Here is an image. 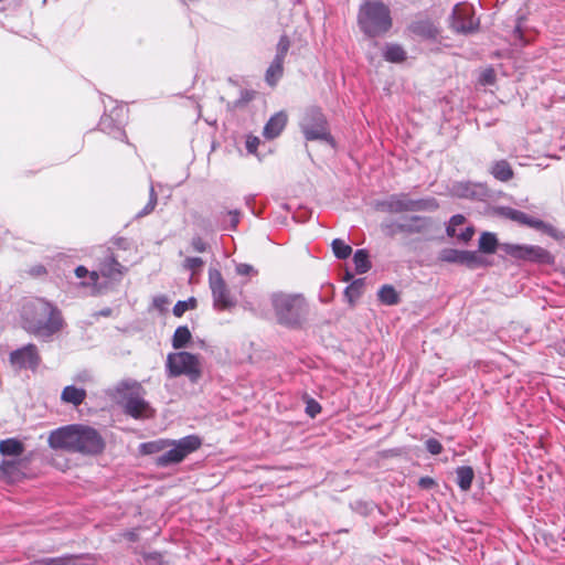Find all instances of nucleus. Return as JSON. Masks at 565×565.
<instances>
[{
  "instance_id": "37",
  "label": "nucleus",
  "mask_w": 565,
  "mask_h": 565,
  "mask_svg": "<svg viewBox=\"0 0 565 565\" xmlns=\"http://www.w3.org/2000/svg\"><path fill=\"white\" fill-rule=\"evenodd\" d=\"M381 227L385 236L391 238H394L398 234H404L402 217L399 220H390L383 222Z\"/></svg>"
},
{
  "instance_id": "24",
  "label": "nucleus",
  "mask_w": 565,
  "mask_h": 565,
  "mask_svg": "<svg viewBox=\"0 0 565 565\" xmlns=\"http://www.w3.org/2000/svg\"><path fill=\"white\" fill-rule=\"evenodd\" d=\"M365 288V278L353 279L344 289V298L354 306L356 300L363 295Z\"/></svg>"
},
{
  "instance_id": "2",
  "label": "nucleus",
  "mask_w": 565,
  "mask_h": 565,
  "mask_svg": "<svg viewBox=\"0 0 565 565\" xmlns=\"http://www.w3.org/2000/svg\"><path fill=\"white\" fill-rule=\"evenodd\" d=\"M20 317L26 332L43 339L58 333L65 324L61 310L44 298L25 301Z\"/></svg>"
},
{
  "instance_id": "49",
  "label": "nucleus",
  "mask_w": 565,
  "mask_h": 565,
  "mask_svg": "<svg viewBox=\"0 0 565 565\" xmlns=\"http://www.w3.org/2000/svg\"><path fill=\"white\" fill-rule=\"evenodd\" d=\"M99 270L98 271H89L88 270V280L87 281H82L81 285L83 287H94L97 291L100 290V287H98V280H99Z\"/></svg>"
},
{
  "instance_id": "11",
  "label": "nucleus",
  "mask_w": 565,
  "mask_h": 565,
  "mask_svg": "<svg viewBox=\"0 0 565 565\" xmlns=\"http://www.w3.org/2000/svg\"><path fill=\"white\" fill-rule=\"evenodd\" d=\"M209 286L213 297V307L216 310H232L236 307L237 300L224 280L221 271L216 268L209 269Z\"/></svg>"
},
{
  "instance_id": "43",
  "label": "nucleus",
  "mask_w": 565,
  "mask_h": 565,
  "mask_svg": "<svg viewBox=\"0 0 565 565\" xmlns=\"http://www.w3.org/2000/svg\"><path fill=\"white\" fill-rule=\"evenodd\" d=\"M497 82V74L493 67H487L484 68L480 76H479V83L483 86H492Z\"/></svg>"
},
{
  "instance_id": "60",
  "label": "nucleus",
  "mask_w": 565,
  "mask_h": 565,
  "mask_svg": "<svg viewBox=\"0 0 565 565\" xmlns=\"http://www.w3.org/2000/svg\"><path fill=\"white\" fill-rule=\"evenodd\" d=\"M168 303L169 299L167 296L160 295L153 298V306L159 310H164Z\"/></svg>"
},
{
  "instance_id": "4",
  "label": "nucleus",
  "mask_w": 565,
  "mask_h": 565,
  "mask_svg": "<svg viewBox=\"0 0 565 565\" xmlns=\"http://www.w3.org/2000/svg\"><path fill=\"white\" fill-rule=\"evenodd\" d=\"M356 22L369 39L383 36L393 26L391 9L380 0H364L359 7Z\"/></svg>"
},
{
  "instance_id": "35",
  "label": "nucleus",
  "mask_w": 565,
  "mask_h": 565,
  "mask_svg": "<svg viewBox=\"0 0 565 565\" xmlns=\"http://www.w3.org/2000/svg\"><path fill=\"white\" fill-rule=\"evenodd\" d=\"M351 509L362 516L370 515L375 509H377L381 514H384L382 509L373 501L356 500L351 503Z\"/></svg>"
},
{
  "instance_id": "18",
  "label": "nucleus",
  "mask_w": 565,
  "mask_h": 565,
  "mask_svg": "<svg viewBox=\"0 0 565 565\" xmlns=\"http://www.w3.org/2000/svg\"><path fill=\"white\" fill-rule=\"evenodd\" d=\"M127 268L121 265L116 257L110 253L99 264V273L103 277L114 281H119Z\"/></svg>"
},
{
  "instance_id": "3",
  "label": "nucleus",
  "mask_w": 565,
  "mask_h": 565,
  "mask_svg": "<svg viewBox=\"0 0 565 565\" xmlns=\"http://www.w3.org/2000/svg\"><path fill=\"white\" fill-rule=\"evenodd\" d=\"M270 305L279 326L301 330L308 323L310 305L302 294L274 292Z\"/></svg>"
},
{
  "instance_id": "16",
  "label": "nucleus",
  "mask_w": 565,
  "mask_h": 565,
  "mask_svg": "<svg viewBox=\"0 0 565 565\" xmlns=\"http://www.w3.org/2000/svg\"><path fill=\"white\" fill-rule=\"evenodd\" d=\"M412 198L408 193H395L377 203L381 211L388 213L411 212Z\"/></svg>"
},
{
  "instance_id": "42",
  "label": "nucleus",
  "mask_w": 565,
  "mask_h": 565,
  "mask_svg": "<svg viewBox=\"0 0 565 565\" xmlns=\"http://www.w3.org/2000/svg\"><path fill=\"white\" fill-rule=\"evenodd\" d=\"M466 218L461 214L452 215L449 220L448 225L446 226V233L449 237H455L457 235V226L463 225Z\"/></svg>"
},
{
  "instance_id": "36",
  "label": "nucleus",
  "mask_w": 565,
  "mask_h": 565,
  "mask_svg": "<svg viewBox=\"0 0 565 565\" xmlns=\"http://www.w3.org/2000/svg\"><path fill=\"white\" fill-rule=\"evenodd\" d=\"M170 446V440H154L142 443L139 446V451L142 455H154L162 451L166 447Z\"/></svg>"
},
{
  "instance_id": "59",
  "label": "nucleus",
  "mask_w": 565,
  "mask_h": 565,
  "mask_svg": "<svg viewBox=\"0 0 565 565\" xmlns=\"http://www.w3.org/2000/svg\"><path fill=\"white\" fill-rule=\"evenodd\" d=\"M29 274L32 276V277H42L44 275L47 274V269L45 268V266L39 264V265H34L32 266L30 269H29Z\"/></svg>"
},
{
  "instance_id": "61",
  "label": "nucleus",
  "mask_w": 565,
  "mask_h": 565,
  "mask_svg": "<svg viewBox=\"0 0 565 565\" xmlns=\"http://www.w3.org/2000/svg\"><path fill=\"white\" fill-rule=\"evenodd\" d=\"M146 561L150 562L152 565L161 564V555L159 553H150L146 556Z\"/></svg>"
},
{
  "instance_id": "50",
  "label": "nucleus",
  "mask_w": 565,
  "mask_h": 565,
  "mask_svg": "<svg viewBox=\"0 0 565 565\" xmlns=\"http://www.w3.org/2000/svg\"><path fill=\"white\" fill-rule=\"evenodd\" d=\"M235 269L241 276H255L258 274L252 265L245 263L237 264Z\"/></svg>"
},
{
  "instance_id": "40",
  "label": "nucleus",
  "mask_w": 565,
  "mask_h": 565,
  "mask_svg": "<svg viewBox=\"0 0 565 565\" xmlns=\"http://www.w3.org/2000/svg\"><path fill=\"white\" fill-rule=\"evenodd\" d=\"M198 301L194 297H190L188 300H179L173 307V315L175 317H182L185 311L195 309Z\"/></svg>"
},
{
  "instance_id": "1",
  "label": "nucleus",
  "mask_w": 565,
  "mask_h": 565,
  "mask_svg": "<svg viewBox=\"0 0 565 565\" xmlns=\"http://www.w3.org/2000/svg\"><path fill=\"white\" fill-rule=\"evenodd\" d=\"M47 444L54 450L93 457L103 454L106 448L100 433L83 424H70L52 430Z\"/></svg>"
},
{
  "instance_id": "31",
  "label": "nucleus",
  "mask_w": 565,
  "mask_h": 565,
  "mask_svg": "<svg viewBox=\"0 0 565 565\" xmlns=\"http://www.w3.org/2000/svg\"><path fill=\"white\" fill-rule=\"evenodd\" d=\"M192 340V334L188 326H180L172 335V347L175 350L188 348Z\"/></svg>"
},
{
  "instance_id": "26",
  "label": "nucleus",
  "mask_w": 565,
  "mask_h": 565,
  "mask_svg": "<svg viewBox=\"0 0 565 565\" xmlns=\"http://www.w3.org/2000/svg\"><path fill=\"white\" fill-rule=\"evenodd\" d=\"M383 57L391 63H402L407 58V53L401 44L386 43L383 50Z\"/></svg>"
},
{
  "instance_id": "25",
  "label": "nucleus",
  "mask_w": 565,
  "mask_h": 565,
  "mask_svg": "<svg viewBox=\"0 0 565 565\" xmlns=\"http://www.w3.org/2000/svg\"><path fill=\"white\" fill-rule=\"evenodd\" d=\"M490 172L501 182H508L514 177L511 164L504 159L495 161L492 164Z\"/></svg>"
},
{
  "instance_id": "48",
  "label": "nucleus",
  "mask_w": 565,
  "mask_h": 565,
  "mask_svg": "<svg viewBox=\"0 0 565 565\" xmlns=\"http://www.w3.org/2000/svg\"><path fill=\"white\" fill-rule=\"evenodd\" d=\"M38 565H70L68 557H44L38 561Z\"/></svg>"
},
{
  "instance_id": "14",
  "label": "nucleus",
  "mask_w": 565,
  "mask_h": 565,
  "mask_svg": "<svg viewBox=\"0 0 565 565\" xmlns=\"http://www.w3.org/2000/svg\"><path fill=\"white\" fill-rule=\"evenodd\" d=\"M122 109L114 108L109 113L104 114L98 122V129L115 139L125 140L127 135L124 129V121L120 118Z\"/></svg>"
},
{
  "instance_id": "64",
  "label": "nucleus",
  "mask_w": 565,
  "mask_h": 565,
  "mask_svg": "<svg viewBox=\"0 0 565 565\" xmlns=\"http://www.w3.org/2000/svg\"><path fill=\"white\" fill-rule=\"evenodd\" d=\"M343 280L344 281H350V280L352 281L353 280V274L350 270H347L345 275L343 277Z\"/></svg>"
},
{
  "instance_id": "28",
  "label": "nucleus",
  "mask_w": 565,
  "mask_h": 565,
  "mask_svg": "<svg viewBox=\"0 0 565 565\" xmlns=\"http://www.w3.org/2000/svg\"><path fill=\"white\" fill-rule=\"evenodd\" d=\"M457 484L461 491L471 489L475 479V471L470 466H460L456 468Z\"/></svg>"
},
{
  "instance_id": "17",
  "label": "nucleus",
  "mask_w": 565,
  "mask_h": 565,
  "mask_svg": "<svg viewBox=\"0 0 565 565\" xmlns=\"http://www.w3.org/2000/svg\"><path fill=\"white\" fill-rule=\"evenodd\" d=\"M414 224L415 234L423 235L425 239L430 241L435 238V233L440 231L439 222L431 217L425 215H412V220Z\"/></svg>"
},
{
  "instance_id": "23",
  "label": "nucleus",
  "mask_w": 565,
  "mask_h": 565,
  "mask_svg": "<svg viewBox=\"0 0 565 565\" xmlns=\"http://www.w3.org/2000/svg\"><path fill=\"white\" fill-rule=\"evenodd\" d=\"M24 450V444L17 438L0 440V454L4 457H19Z\"/></svg>"
},
{
  "instance_id": "38",
  "label": "nucleus",
  "mask_w": 565,
  "mask_h": 565,
  "mask_svg": "<svg viewBox=\"0 0 565 565\" xmlns=\"http://www.w3.org/2000/svg\"><path fill=\"white\" fill-rule=\"evenodd\" d=\"M331 247L338 259H347L352 254V247L341 238H334Z\"/></svg>"
},
{
  "instance_id": "55",
  "label": "nucleus",
  "mask_w": 565,
  "mask_h": 565,
  "mask_svg": "<svg viewBox=\"0 0 565 565\" xmlns=\"http://www.w3.org/2000/svg\"><path fill=\"white\" fill-rule=\"evenodd\" d=\"M260 140L258 137L248 136L246 139V149L249 153H256L257 147L259 146Z\"/></svg>"
},
{
  "instance_id": "63",
  "label": "nucleus",
  "mask_w": 565,
  "mask_h": 565,
  "mask_svg": "<svg viewBox=\"0 0 565 565\" xmlns=\"http://www.w3.org/2000/svg\"><path fill=\"white\" fill-rule=\"evenodd\" d=\"M385 526L386 525H375L373 527V533L380 537H384L386 535Z\"/></svg>"
},
{
  "instance_id": "9",
  "label": "nucleus",
  "mask_w": 565,
  "mask_h": 565,
  "mask_svg": "<svg viewBox=\"0 0 565 565\" xmlns=\"http://www.w3.org/2000/svg\"><path fill=\"white\" fill-rule=\"evenodd\" d=\"M449 28L457 34L469 35L479 31L480 20L476 18L472 4L457 3L449 15Z\"/></svg>"
},
{
  "instance_id": "56",
  "label": "nucleus",
  "mask_w": 565,
  "mask_h": 565,
  "mask_svg": "<svg viewBox=\"0 0 565 565\" xmlns=\"http://www.w3.org/2000/svg\"><path fill=\"white\" fill-rule=\"evenodd\" d=\"M411 220H412V215H406V216L402 217L405 235H414L415 234V232H414L415 223Z\"/></svg>"
},
{
  "instance_id": "58",
  "label": "nucleus",
  "mask_w": 565,
  "mask_h": 565,
  "mask_svg": "<svg viewBox=\"0 0 565 565\" xmlns=\"http://www.w3.org/2000/svg\"><path fill=\"white\" fill-rule=\"evenodd\" d=\"M473 234H475L473 227L468 226L463 231H461L460 233H457L456 237L459 241L467 243V242H469L472 238Z\"/></svg>"
},
{
  "instance_id": "27",
  "label": "nucleus",
  "mask_w": 565,
  "mask_h": 565,
  "mask_svg": "<svg viewBox=\"0 0 565 565\" xmlns=\"http://www.w3.org/2000/svg\"><path fill=\"white\" fill-rule=\"evenodd\" d=\"M173 447L169 449L168 451L161 454L154 459V463L157 467L166 468L172 465L180 463L183 461V457L181 456V452L178 450L175 445H172Z\"/></svg>"
},
{
  "instance_id": "62",
  "label": "nucleus",
  "mask_w": 565,
  "mask_h": 565,
  "mask_svg": "<svg viewBox=\"0 0 565 565\" xmlns=\"http://www.w3.org/2000/svg\"><path fill=\"white\" fill-rule=\"evenodd\" d=\"M75 275L77 278H84L88 275V269L85 266L79 265L75 268Z\"/></svg>"
},
{
  "instance_id": "33",
  "label": "nucleus",
  "mask_w": 565,
  "mask_h": 565,
  "mask_svg": "<svg viewBox=\"0 0 565 565\" xmlns=\"http://www.w3.org/2000/svg\"><path fill=\"white\" fill-rule=\"evenodd\" d=\"M353 263L358 274H365L372 268L367 249H358L353 255Z\"/></svg>"
},
{
  "instance_id": "29",
  "label": "nucleus",
  "mask_w": 565,
  "mask_h": 565,
  "mask_svg": "<svg viewBox=\"0 0 565 565\" xmlns=\"http://www.w3.org/2000/svg\"><path fill=\"white\" fill-rule=\"evenodd\" d=\"M497 235L491 232H483L479 237V250L484 254H493L498 248L501 249Z\"/></svg>"
},
{
  "instance_id": "10",
  "label": "nucleus",
  "mask_w": 565,
  "mask_h": 565,
  "mask_svg": "<svg viewBox=\"0 0 565 565\" xmlns=\"http://www.w3.org/2000/svg\"><path fill=\"white\" fill-rule=\"evenodd\" d=\"M495 213L502 217L514 221L521 225L540 231V232L553 237L556 241H561L565 237L563 232L558 231L553 225L545 223L542 220L530 216L526 213L515 210L513 207L499 206V207H497Z\"/></svg>"
},
{
  "instance_id": "7",
  "label": "nucleus",
  "mask_w": 565,
  "mask_h": 565,
  "mask_svg": "<svg viewBox=\"0 0 565 565\" xmlns=\"http://www.w3.org/2000/svg\"><path fill=\"white\" fill-rule=\"evenodd\" d=\"M166 375L168 379L184 375L192 384H196L203 375L200 355L188 351L169 353L166 361Z\"/></svg>"
},
{
  "instance_id": "44",
  "label": "nucleus",
  "mask_w": 565,
  "mask_h": 565,
  "mask_svg": "<svg viewBox=\"0 0 565 565\" xmlns=\"http://www.w3.org/2000/svg\"><path fill=\"white\" fill-rule=\"evenodd\" d=\"M157 203H158V196H157V193H156L153 186H151L150 192H149V201L146 204V206L137 214V216L141 217V216H146V215L150 214L154 210Z\"/></svg>"
},
{
  "instance_id": "30",
  "label": "nucleus",
  "mask_w": 565,
  "mask_h": 565,
  "mask_svg": "<svg viewBox=\"0 0 565 565\" xmlns=\"http://www.w3.org/2000/svg\"><path fill=\"white\" fill-rule=\"evenodd\" d=\"M377 298L385 306H395L401 302V296L392 285H383L377 291Z\"/></svg>"
},
{
  "instance_id": "53",
  "label": "nucleus",
  "mask_w": 565,
  "mask_h": 565,
  "mask_svg": "<svg viewBox=\"0 0 565 565\" xmlns=\"http://www.w3.org/2000/svg\"><path fill=\"white\" fill-rule=\"evenodd\" d=\"M191 246L195 252L204 253L207 249V244L201 236H194L191 241Z\"/></svg>"
},
{
  "instance_id": "51",
  "label": "nucleus",
  "mask_w": 565,
  "mask_h": 565,
  "mask_svg": "<svg viewBox=\"0 0 565 565\" xmlns=\"http://www.w3.org/2000/svg\"><path fill=\"white\" fill-rule=\"evenodd\" d=\"M204 265V262L200 257H188L184 260V267L189 270L195 271Z\"/></svg>"
},
{
  "instance_id": "21",
  "label": "nucleus",
  "mask_w": 565,
  "mask_h": 565,
  "mask_svg": "<svg viewBox=\"0 0 565 565\" xmlns=\"http://www.w3.org/2000/svg\"><path fill=\"white\" fill-rule=\"evenodd\" d=\"M456 195L462 199H480L484 195V189L479 184L471 182H459L454 185Z\"/></svg>"
},
{
  "instance_id": "54",
  "label": "nucleus",
  "mask_w": 565,
  "mask_h": 565,
  "mask_svg": "<svg viewBox=\"0 0 565 565\" xmlns=\"http://www.w3.org/2000/svg\"><path fill=\"white\" fill-rule=\"evenodd\" d=\"M226 215L230 217V228L236 230L239 218H241V212L238 210L228 211Z\"/></svg>"
},
{
  "instance_id": "45",
  "label": "nucleus",
  "mask_w": 565,
  "mask_h": 565,
  "mask_svg": "<svg viewBox=\"0 0 565 565\" xmlns=\"http://www.w3.org/2000/svg\"><path fill=\"white\" fill-rule=\"evenodd\" d=\"M256 92L252 89H242L239 98L235 100L234 106L236 108H243L246 106L249 102H252L255 98Z\"/></svg>"
},
{
  "instance_id": "19",
  "label": "nucleus",
  "mask_w": 565,
  "mask_h": 565,
  "mask_svg": "<svg viewBox=\"0 0 565 565\" xmlns=\"http://www.w3.org/2000/svg\"><path fill=\"white\" fill-rule=\"evenodd\" d=\"M288 116L285 111L274 114L264 126L263 136L267 140L277 138L285 129Z\"/></svg>"
},
{
  "instance_id": "12",
  "label": "nucleus",
  "mask_w": 565,
  "mask_h": 565,
  "mask_svg": "<svg viewBox=\"0 0 565 565\" xmlns=\"http://www.w3.org/2000/svg\"><path fill=\"white\" fill-rule=\"evenodd\" d=\"M438 259L444 263L458 264L469 269L487 267L490 263L477 252L444 248L439 252Z\"/></svg>"
},
{
  "instance_id": "41",
  "label": "nucleus",
  "mask_w": 565,
  "mask_h": 565,
  "mask_svg": "<svg viewBox=\"0 0 565 565\" xmlns=\"http://www.w3.org/2000/svg\"><path fill=\"white\" fill-rule=\"evenodd\" d=\"M21 461L14 459H3L0 463V471L8 477L14 476L19 471Z\"/></svg>"
},
{
  "instance_id": "47",
  "label": "nucleus",
  "mask_w": 565,
  "mask_h": 565,
  "mask_svg": "<svg viewBox=\"0 0 565 565\" xmlns=\"http://www.w3.org/2000/svg\"><path fill=\"white\" fill-rule=\"evenodd\" d=\"M425 447H426V450L434 455V456H437L439 454H441L444 447L443 445L440 444L439 440H437L436 438H429L425 441Z\"/></svg>"
},
{
  "instance_id": "15",
  "label": "nucleus",
  "mask_w": 565,
  "mask_h": 565,
  "mask_svg": "<svg viewBox=\"0 0 565 565\" xmlns=\"http://www.w3.org/2000/svg\"><path fill=\"white\" fill-rule=\"evenodd\" d=\"M407 31L425 41H436L440 34V29L429 18L415 19L407 25Z\"/></svg>"
},
{
  "instance_id": "6",
  "label": "nucleus",
  "mask_w": 565,
  "mask_h": 565,
  "mask_svg": "<svg viewBox=\"0 0 565 565\" xmlns=\"http://www.w3.org/2000/svg\"><path fill=\"white\" fill-rule=\"evenodd\" d=\"M299 127L307 141H323L335 148L337 142L330 132L329 121L320 107H307L300 117Z\"/></svg>"
},
{
  "instance_id": "52",
  "label": "nucleus",
  "mask_w": 565,
  "mask_h": 565,
  "mask_svg": "<svg viewBox=\"0 0 565 565\" xmlns=\"http://www.w3.org/2000/svg\"><path fill=\"white\" fill-rule=\"evenodd\" d=\"M525 18L524 17H518L516 24L513 29V35L519 41H524V32H523V22Z\"/></svg>"
},
{
  "instance_id": "32",
  "label": "nucleus",
  "mask_w": 565,
  "mask_h": 565,
  "mask_svg": "<svg viewBox=\"0 0 565 565\" xmlns=\"http://www.w3.org/2000/svg\"><path fill=\"white\" fill-rule=\"evenodd\" d=\"M284 75V63L273 60L265 73V82L268 86L275 87Z\"/></svg>"
},
{
  "instance_id": "5",
  "label": "nucleus",
  "mask_w": 565,
  "mask_h": 565,
  "mask_svg": "<svg viewBox=\"0 0 565 565\" xmlns=\"http://www.w3.org/2000/svg\"><path fill=\"white\" fill-rule=\"evenodd\" d=\"M117 393L121 397L122 411L126 415L135 419L153 418L156 411L143 398L145 388L137 381H121L117 387Z\"/></svg>"
},
{
  "instance_id": "8",
  "label": "nucleus",
  "mask_w": 565,
  "mask_h": 565,
  "mask_svg": "<svg viewBox=\"0 0 565 565\" xmlns=\"http://www.w3.org/2000/svg\"><path fill=\"white\" fill-rule=\"evenodd\" d=\"M501 250L519 262L544 266L555 263V257L552 253L539 245L502 243Z\"/></svg>"
},
{
  "instance_id": "39",
  "label": "nucleus",
  "mask_w": 565,
  "mask_h": 565,
  "mask_svg": "<svg viewBox=\"0 0 565 565\" xmlns=\"http://www.w3.org/2000/svg\"><path fill=\"white\" fill-rule=\"evenodd\" d=\"M290 45H291V42H290V39L288 38V35L282 34L279 38V41L277 43L276 54H275L274 60H278V62L284 63L285 58L287 56V53L290 49Z\"/></svg>"
},
{
  "instance_id": "57",
  "label": "nucleus",
  "mask_w": 565,
  "mask_h": 565,
  "mask_svg": "<svg viewBox=\"0 0 565 565\" xmlns=\"http://www.w3.org/2000/svg\"><path fill=\"white\" fill-rule=\"evenodd\" d=\"M436 486H437L436 481L431 477H428V476L422 477L418 480V487L424 490H430Z\"/></svg>"
},
{
  "instance_id": "22",
  "label": "nucleus",
  "mask_w": 565,
  "mask_h": 565,
  "mask_svg": "<svg viewBox=\"0 0 565 565\" xmlns=\"http://www.w3.org/2000/svg\"><path fill=\"white\" fill-rule=\"evenodd\" d=\"M86 396V390L74 385H67L62 391L61 399L64 403L72 404L77 407L85 401Z\"/></svg>"
},
{
  "instance_id": "46",
  "label": "nucleus",
  "mask_w": 565,
  "mask_h": 565,
  "mask_svg": "<svg viewBox=\"0 0 565 565\" xmlns=\"http://www.w3.org/2000/svg\"><path fill=\"white\" fill-rule=\"evenodd\" d=\"M321 413V405L313 398L308 397L306 401V414L315 418L318 414Z\"/></svg>"
},
{
  "instance_id": "34",
  "label": "nucleus",
  "mask_w": 565,
  "mask_h": 565,
  "mask_svg": "<svg viewBox=\"0 0 565 565\" xmlns=\"http://www.w3.org/2000/svg\"><path fill=\"white\" fill-rule=\"evenodd\" d=\"M411 212L436 211L439 207L438 201L433 198L412 199Z\"/></svg>"
},
{
  "instance_id": "20",
  "label": "nucleus",
  "mask_w": 565,
  "mask_h": 565,
  "mask_svg": "<svg viewBox=\"0 0 565 565\" xmlns=\"http://www.w3.org/2000/svg\"><path fill=\"white\" fill-rule=\"evenodd\" d=\"M170 445H175L183 459L202 445V439L198 435H188L179 440H170Z\"/></svg>"
},
{
  "instance_id": "13",
  "label": "nucleus",
  "mask_w": 565,
  "mask_h": 565,
  "mask_svg": "<svg viewBox=\"0 0 565 565\" xmlns=\"http://www.w3.org/2000/svg\"><path fill=\"white\" fill-rule=\"evenodd\" d=\"M9 361L13 366L20 370L29 369L35 371L41 363V356L36 345L28 343L26 345L12 351L9 355Z\"/></svg>"
}]
</instances>
